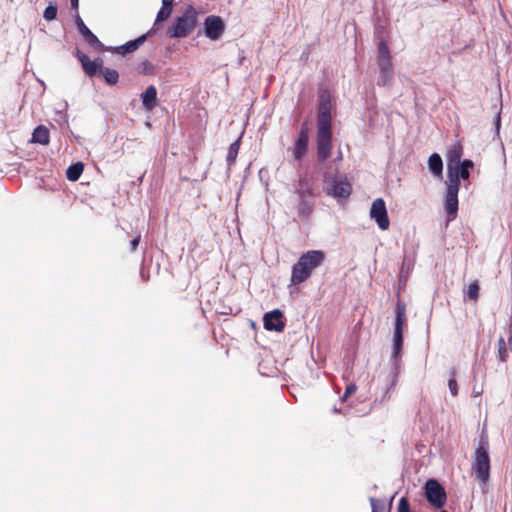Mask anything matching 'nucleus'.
Masks as SVG:
<instances>
[{
    "label": "nucleus",
    "instance_id": "nucleus-1",
    "mask_svg": "<svg viewBox=\"0 0 512 512\" xmlns=\"http://www.w3.org/2000/svg\"><path fill=\"white\" fill-rule=\"evenodd\" d=\"M325 261V253L321 250H310L303 253L297 262L292 266L291 285H300L307 281L313 271Z\"/></svg>",
    "mask_w": 512,
    "mask_h": 512
},
{
    "label": "nucleus",
    "instance_id": "nucleus-2",
    "mask_svg": "<svg viewBox=\"0 0 512 512\" xmlns=\"http://www.w3.org/2000/svg\"><path fill=\"white\" fill-rule=\"evenodd\" d=\"M471 469L476 479L482 485L487 484L490 478V457L487 441H481L476 448L471 463Z\"/></svg>",
    "mask_w": 512,
    "mask_h": 512
},
{
    "label": "nucleus",
    "instance_id": "nucleus-3",
    "mask_svg": "<svg viewBox=\"0 0 512 512\" xmlns=\"http://www.w3.org/2000/svg\"><path fill=\"white\" fill-rule=\"evenodd\" d=\"M197 24V16L193 7L189 6L182 16L177 17L174 24L169 27L167 34L170 38L188 36Z\"/></svg>",
    "mask_w": 512,
    "mask_h": 512
},
{
    "label": "nucleus",
    "instance_id": "nucleus-4",
    "mask_svg": "<svg viewBox=\"0 0 512 512\" xmlns=\"http://www.w3.org/2000/svg\"><path fill=\"white\" fill-rule=\"evenodd\" d=\"M424 491L427 501L434 509H441L446 504V491L437 480L429 479L425 483Z\"/></svg>",
    "mask_w": 512,
    "mask_h": 512
},
{
    "label": "nucleus",
    "instance_id": "nucleus-5",
    "mask_svg": "<svg viewBox=\"0 0 512 512\" xmlns=\"http://www.w3.org/2000/svg\"><path fill=\"white\" fill-rule=\"evenodd\" d=\"M331 109V95L329 91L323 90L319 94L317 128L332 129Z\"/></svg>",
    "mask_w": 512,
    "mask_h": 512
},
{
    "label": "nucleus",
    "instance_id": "nucleus-6",
    "mask_svg": "<svg viewBox=\"0 0 512 512\" xmlns=\"http://www.w3.org/2000/svg\"><path fill=\"white\" fill-rule=\"evenodd\" d=\"M332 148V129L317 128L316 150L319 163H324L331 157Z\"/></svg>",
    "mask_w": 512,
    "mask_h": 512
},
{
    "label": "nucleus",
    "instance_id": "nucleus-7",
    "mask_svg": "<svg viewBox=\"0 0 512 512\" xmlns=\"http://www.w3.org/2000/svg\"><path fill=\"white\" fill-rule=\"evenodd\" d=\"M394 322V354L398 356L403 345V327L407 321L406 304L399 300L396 304Z\"/></svg>",
    "mask_w": 512,
    "mask_h": 512
},
{
    "label": "nucleus",
    "instance_id": "nucleus-8",
    "mask_svg": "<svg viewBox=\"0 0 512 512\" xmlns=\"http://www.w3.org/2000/svg\"><path fill=\"white\" fill-rule=\"evenodd\" d=\"M309 149V135L307 123H303L294 144L289 151H291L294 161L299 164L307 155Z\"/></svg>",
    "mask_w": 512,
    "mask_h": 512
},
{
    "label": "nucleus",
    "instance_id": "nucleus-9",
    "mask_svg": "<svg viewBox=\"0 0 512 512\" xmlns=\"http://www.w3.org/2000/svg\"><path fill=\"white\" fill-rule=\"evenodd\" d=\"M460 188L457 187V184H449L447 183L446 194L444 199V208L446 212L447 221H453L457 217L458 213V192Z\"/></svg>",
    "mask_w": 512,
    "mask_h": 512
},
{
    "label": "nucleus",
    "instance_id": "nucleus-10",
    "mask_svg": "<svg viewBox=\"0 0 512 512\" xmlns=\"http://www.w3.org/2000/svg\"><path fill=\"white\" fill-rule=\"evenodd\" d=\"M370 217L376 221L381 230H387L389 228L390 221L385 201L382 198H377L372 202Z\"/></svg>",
    "mask_w": 512,
    "mask_h": 512
},
{
    "label": "nucleus",
    "instance_id": "nucleus-11",
    "mask_svg": "<svg viewBox=\"0 0 512 512\" xmlns=\"http://www.w3.org/2000/svg\"><path fill=\"white\" fill-rule=\"evenodd\" d=\"M76 24L79 33L84 38L85 42L99 52L107 51L108 48L98 39V37L85 25L79 14L76 16Z\"/></svg>",
    "mask_w": 512,
    "mask_h": 512
},
{
    "label": "nucleus",
    "instance_id": "nucleus-12",
    "mask_svg": "<svg viewBox=\"0 0 512 512\" xmlns=\"http://www.w3.org/2000/svg\"><path fill=\"white\" fill-rule=\"evenodd\" d=\"M205 35L211 40H218L225 30L224 21L220 16L210 15L204 21Z\"/></svg>",
    "mask_w": 512,
    "mask_h": 512
},
{
    "label": "nucleus",
    "instance_id": "nucleus-13",
    "mask_svg": "<svg viewBox=\"0 0 512 512\" xmlns=\"http://www.w3.org/2000/svg\"><path fill=\"white\" fill-rule=\"evenodd\" d=\"M352 193V185L346 176L334 178L328 188V195L335 198H348Z\"/></svg>",
    "mask_w": 512,
    "mask_h": 512
},
{
    "label": "nucleus",
    "instance_id": "nucleus-14",
    "mask_svg": "<svg viewBox=\"0 0 512 512\" xmlns=\"http://www.w3.org/2000/svg\"><path fill=\"white\" fill-rule=\"evenodd\" d=\"M263 324L266 330L282 332L285 328L283 313L278 309L266 313L263 317Z\"/></svg>",
    "mask_w": 512,
    "mask_h": 512
},
{
    "label": "nucleus",
    "instance_id": "nucleus-15",
    "mask_svg": "<svg viewBox=\"0 0 512 512\" xmlns=\"http://www.w3.org/2000/svg\"><path fill=\"white\" fill-rule=\"evenodd\" d=\"M312 196L313 194L310 190L299 192L298 214L303 218H308L313 212L314 202L311 199Z\"/></svg>",
    "mask_w": 512,
    "mask_h": 512
},
{
    "label": "nucleus",
    "instance_id": "nucleus-16",
    "mask_svg": "<svg viewBox=\"0 0 512 512\" xmlns=\"http://www.w3.org/2000/svg\"><path fill=\"white\" fill-rule=\"evenodd\" d=\"M462 156L463 146L460 143H456L449 147L446 153L447 170L453 169V167L460 164Z\"/></svg>",
    "mask_w": 512,
    "mask_h": 512
},
{
    "label": "nucleus",
    "instance_id": "nucleus-17",
    "mask_svg": "<svg viewBox=\"0 0 512 512\" xmlns=\"http://www.w3.org/2000/svg\"><path fill=\"white\" fill-rule=\"evenodd\" d=\"M470 177V172L468 169L463 168L460 164L453 167V169L448 170V182L449 184H457V187L460 188V179L467 180Z\"/></svg>",
    "mask_w": 512,
    "mask_h": 512
},
{
    "label": "nucleus",
    "instance_id": "nucleus-18",
    "mask_svg": "<svg viewBox=\"0 0 512 512\" xmlns=\"http://www.w3.org/2000/svg\"><path fill=\"white\" fill-rule=\"evenodd\" d=\"M76 57L81 63L82 69L84 73L92 78L97 73H99V70L97 69L96 63L93 62L86 54L81 52L80 50H77Z\"/></svg>",
    "mask_w": 512,
    "mask_h": 512
},
{
    "label": "nucleus",
    "instance_id": "nucleus-19",
    "mask_svg": "<svg viewBox=\"0 0 512 512\" xmlns=\"http://www.w3.org/2000/svg\"><path fill=\"white\" fill-rule=\"evenodd\" d=\"M143 107L147 111H152L157 105V90L155 86L151 85L141 94Z\"/></svg>",
    "mask_w": 512,
    "mask_h": 512
},
{
    "label": "nucleus",
    "instance_id": "nucleus-20",
    "mask_svg": "<svg viewBox=\"0 0 512 512\" xmlns=\"http://www.w3.org/2000/svg\"><path fill=\"white\" fill-rule=\"evenodd\" d=\"M146 40V35H142L135 40L129 41L124 45L115 47L113 51L117 54L125 55L127 53H131L136 51L140 45H142Z\"/></svg>",
    "mask_w": 512,
    "mask_h": 512
},
{
    "label": "nucleus",
    "instance_id": "nucleus-21",
    "mask_svg": "<svg viewBox=\"0 0 512 512\" xmlns=\"http://www.w3.org/2000/svg\"><path fill=\"white\" fill-rule=\"evenodd\" d=\"M31 141L41 145H48L50 142V133L48 128L44 125L37 126L32 133Z\"/></svg>",
    "mask_w": 512,
    "mask_h": 512
},
{
    "label": "nucleus",
    "instance_id": "nucleus-22",
    "mask_svg": "<svg viewBox=\"0 0 512 512\" xmlns=\"http://www.w3.org/2000/svg\"><path fill=\"white\" fill-rule=\"evenodd\" d=\"M428 167L430 172L436 176L441 177L443 172V161L438 153H433L428 159Z\"/></svg>",
    "mask_w": 512,
    "mask_h": 512
},
{
    "label": "nucleus",
    "instance_id": "nucleus-23",
    "mask_svg": "<svg viewBox=\"0 0 512 512\" xmlns=\"http://www.w3.org/2000/svg\"><path fill=\"white\" fill-rule=\"evenodd\" d=\"M464 298H467L476 303L480 296V285L478 280H475L469 286L463 290Z\"/></svg>",
    "mask_w": 512,
    "mask_h": 512
},
{
    "label": "nucleus",
    "instance_id": "nucleus-24",
    "mask_svg": "<svg viewBox=\"0 0 512 512\" xmlns=\"http://www.w3.org/2000/svg\"><path fill=\"white\" fill-rule=\"evenodd\" d=\"M84 165L81 162L70 165L66 171L67 179L70 181H77L83 173Z\"/></svg>",
    "mask_w": 512,
    "mask_h": 512
},
{
    "label": "nucleus",
    "instance_id": "nucleus-25",
    "mask_svg": "<svg viewBox=\"0 0 512 512\" xmlns=\"http://www.w3.org/2000/svg\"><path fill=\"white\" fill-rule=\"evenodd\" d=\"M240 138L237 139L236 141H234L233 143L230 144L229 148H228V153H227V157H226V161H227V164L228 166H231L235 163L236 159H237V155H238V152H239V149H240Z\"/></svg>",
    "mask_w": 512,
    "mask_h": 512
},
{
    "label": "nucleus",
    "instance_id": "nucleus-26",
    "mask_svg": "<svg viewBox=\"0 0 512 512\" xmlns=\"http://www.w3.org/2000/svg\"><path fill=\"white\" fill-rule=\"evenodd\" d=\"M100 73L108 85H116L119 81V73L115 69L104 68Z\"/></svg>",
    "mask_w": 512,
    "mask_h": 512
},
{
    "label": "nucleus",
    "instance_id": "nucleus-27",
    "mask_svg": "<svg viewBox=\"0 0 512 512\" xmlns=\"http://www.w3.org/2000/svg\"><path fill=\"white\" fill-rule=\"evenodd\" d=\"M137 71L139 74L153 75L155 73V67L150 61L144 60L138 64Z\"/></svg>",
    "mask_w": 512,
    "mask_h": 512
},
{
    "label": "nucleus",
    "instance_id": "nucleus-28",
    "mask_svg": "<svg viewBox=\"0 0 512 512\" xmlns=\"http://www.w3.org/2000/svg\"><path fill=\"white\" fill-rule=\"evenodd\" d=\"M171 13H172V5L171 4L165 5L162 3L161 9L157 13L156 22L165 21L166 19H168L170 17Z\"/></svg>",
    "mask_w": 512,
    "mask_h": 512
},
{
    "label": "nucleus",
    "instance_id": "nucleus-29",
    "mask_svg": "<svg viewBox=\"0 0 512 512\" xmlns=\"http://www.w3.org/2000/svg\"><path fill=\"white\" fill-rule=\"evenodd\" d=\"M391 59L390 50L386 42L381 41L378 44V57L377 61Z\"/></svg>",
    "mask_w": 512,
    "mask_h": 512
},
{
    "label": "nucleus",
    "instance_id": "nucleus-30",
    "mask_svg": "<svg viewBox=\"0 0 512 512\" xmlns=\"http://www.w3.org/2000/svg\"><path fill=\"white\" fill-rule=\"evenodd\" d=\"M498 347V358L500 361L504 362L507 360L508 357V351L506 347V342L503 337H500L497 342Z\"/></svg>",
    "mask_w": 512,
    "mask_h": 512
},
{
    "label": "nucleus",
    "instance_id": "nucleus-31",
    "mask_svg": "<svg viewBox=\"0 0 512 512\" xmlns=\"http://www.w3.org/2000/svg\"><path fill=\"white\" fill-rule=\"evenodd\" d=\"M370 504L372 512H389V509L386 508V505L383 500L371 497Z\"/></svg>",
    "mask_w": 512,
    "mask_h": 512
},
{
    "label": "nucleus",
    "instance_id": "nucleus-32",
    "mask_svg": "<svg viewBox=\"0 0 512 512\" xmlns=\"http://www.w3.org/2000/svg\"><path fill=\"white\" fill-rule=\"evenodd\" d=\"M43 17L47 21L55 20L57 17V6L55 4H49L44 10Z\"/></svg>",
    "mask_w": 512,
    "mask_h": 512
},
{
    "label": "nucleus",
    "instance_id": "nucleus-33",
    "mask_svg": "<svg viewBox=\"0 0 512 512\" xmlns=\"http://www.w3.org/2000/svg\"><path fill=\"white\" fill-rule=\"evenodd\" d=\"M393 80V72H386V71H380V76L378 79L377 84L379 86H387L389 85Z\"/></svg>",
    "mask_w": 512,
    "mask_h": 512
},
{
    "label": "nucleus",
    "instance_id": "nucleus-34",
    "mask_svg": "<svg viewBox=\"0 0 512 512\" xmlns=\"http://www.w3.org/2000/svg\"><path fill=\"white\" fill-rule=\"evenodd\" d=\"M450 375L452 376V378L448 381V387H449V390H450L451 394L453 396H457V394H458V384H457V381L455 379V377H456V370L452 369L451 372H450Z\"/></svg>",
    "mask_w": 512,
    "mask_h": 512
},
{
    "label": "nucleus",
    "instance_id": "nucleus-35",
    "mask_svg": "<svg viewBox=\"0 0 512 512\" xmlns=\"http://www.w3.org/2000/svg\"><path fill=\"white\" fill-rule=\"evenodd\" d=\"M380 71L393 72V65L391 59L377 61Z\"/></svg>",
    "mask_w": 512,
    "mask_h": 512
},
{
    "label": "nucleus",
    "instance_id": "nucleus-36",
    "mask_svg": "<svg viewBox=\"0 0 512 512\" xmlns=\"http://www.w3.org/2000/svg\"><path fill=\"white\" fill-rule=\"evenodd\" d=\"M397 512H411L409 501L406 497L399 500Z\"/></svg>",
    "mask_w": 512,
    "mask_h": 512
},
{
    "label": "nucleus",
    "instance_id": "nucleus-37",
    "mask_svg": "<svg viewBox=\"0 0 512 512\" xmlns=\"http://www.w3.org/2000/svg\"><path fill=\"white\" fill-rule=\"evenodd\" d=\"M356 390H357V386L354 383H350L349 385H347L345 392L342 396V400L345 401L349 396L354 394L356 392Z\"/></svg>",
    "mask_w": 512,
    "mask_h": 512
},
{
    "label": "nucleus",
    "instance_id": "nucleus-38",
    "mask_svg": "<svg viewBox=\"0 0 512 512\" xmlns=\"http://www.w3.org/2000/svg\"><path fill=\"white\" fill-rule=\"evenodd\" d=\"M140 239H141V236L138 235L133 240H131V242H130L131 251H135L137 249Z\"/></svg>",
    "mask_w": 512,
    "mask_h": 512
},
{
    "label": "nucleus",
    "instance_id": "nucleus-39",
    "mask_svg": "<svg viewBox=\"0 0 512 512\" xmlns=\"http://www.w3.org/2000/svg\"><path fill=\"white\" fill-rule=\"evenodd\" d=\"M460 166L469 170L470 168L474 167V163L472 160H464L460 161Z\"/></svg>",
    "mask_w": 512,
    "mask_h": 512
},
{
    "label": "nucleus",
    "instance_id": "nucleus-40",
    "mask_svg": "<svg viewBox=\"0 0 512 512\" xmlns=\"http://www.w3.org/2000/svg\"><path fill=\"white\" fill-rule=\"evenodd\" d=\"M94 63H96V66H97V69L99 70V72H101L102 69H104L103 67V59L100 58V57H97L95 60H93Z\"/></svg>",
    "mask_w": 512,
    "mask_h": 512
},
{
    "label": "nucleus",
    "instance_id": "nucleus-41",
    "mask_svg": "<svg viewBox=\"0 0 512 512\" xmlns=\"http://www.w3.org/2000/svg\"><path fill=\"white\" fill-rule=\"evenodd\" d=\"M71 2V8L75 11L78 10L79 7V0H70Z\"/></svg>",
    "mask_w": 512,
    "mask_h": 512
},
{
    "label": "nucleus",
    "instance_id": "nucleus-42",
    "mask_svg": "<svg viewBox=\"0 0 512 512\" xmlns=\"http://www.w3.org/2000/svg\"><path fill=\"white\" fill-rule=\"evenodd\" d=\"M173 1L174 0H162V3L165 4V5H167V4L173 5Z\"/></svg>",
    "mask_w": 512,
    "mask_h": 512
},
{
    "label": "nucleus",
    "instance_id": "nucleus-43",
    "mask_svg": "<svg viewBox=\"0 0 512 512\" xmlns=\"http://www.w3.org/2000/svg\"><path fill=\"white\" fill-rule=\"evenodd\" d=\"M441 512H448V511H446V510H442Z\"/></svg>",
    "mask_w": 512,
    "mask_h": 512
}]
</instances>
